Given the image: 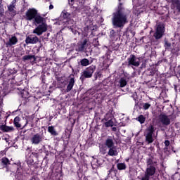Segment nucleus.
<instances>
[{
    "mask_svg": "<svg viewBox=\"0 0 180 180\" xmlns=\"http://www.w3.org/2000/svg\"><path fill=\"white\" fill-rule=\"evenodd\" d=\"M147 164H148V167H150L151 165V160L149 159L147 162Z\"/></svg>",
    "mask_w": 180,
    "mask_h": 180,
    "instance_id": "obj_37",
    "label": "nucleus"
},
{
    "mask_svg": "<svg viewBox=\"0 0 180 180\" xmlns=\"http://www.w3.org/2000/svg\"><path fill=\"white\" fill-rule=\"evenodd\" d=\"M4 6H2V4L0 2V16H2L4 14Z\"/></svg>",
    "mask_w": 180,
    "mask_h": 180,
    "instance_id": "obj_32",
    "label": "nucleus"
},
{
    "mask_svg": "<svg viewBox=\"0 0 180 180\" xmlns=\"http://www.w3.org/2000/svg\"><path fill=\"white\" fill-rule=\"evenodd\" d=\"M112 131H116L117 130L116 127H112Z\"/></svg>",
    "mask_w": 180,
    "mask_h": 180,
    "instance_id": "obj_39",
    "label": "nucleus"
},
{
    "mask_svg": "<svg viewBox=\"0 0 180 180\" xmlns=\"http://www.w3.org/2000/svg\"><path fill=\"white\" fill-rule=\"evenodd\" d=\"M68 86L65 90V92H70L72 88H74V85L75 84V77H74V76L70 75V79L68 81Z\"/></svg>",
    "mask_w": 180,
    "mask_h": 180,
    "instance_id": "obj_14",
    "label": "nucleus"
},
{
    "mask_svg": "<svg viewBox=\"0 0 180 180\" xmlns=\"http://www.w3.org/2000/svg\"><path fill=\"white\" fill-rule=\"evenodd\" d=\"M18 43V38L15 36H12L9 38L8 41L6 44V46H15Z\"/></svg>",
    "mask_w": 180,
    "mask_h": 180,
    "instance_id": "obj_17",
    "label": "nucleus"
},
{
    "mask_svg": "<svg viewBox=\"0 0 180 180\" xmlns=\"http://www.w3.org/2000/svg\"><path fill=\"white\" fill-rule=\"evenodd\" d=\"M99 151L101 153V154H102L103 155H105V154L108 153V147L106 146V145H103V144H101L99 145Z\"/></svg>",
    "mask_w": 180,
    "mask_h": 180,
    "instance_id": "obj_20",
    "label": "nucleus"
},
{
    "mask_svg": "<svg viewBox=\"0 0 180 180\" xmlns=\"http://www.w3.org/2000/svg\"><path fill=\"white\" fill-rule=\"evenodd\" d=\"M117 82L118 84H117V86H119L120 88H124V86L127 85V81L123 77H122Z\"/></svg>",
    "mask_w": 180,
    "mask_h": 180,
    "instance_id": "obj_18",
    "label": "nucleus"
},
{
    "mask_svg": "<svg viewBox=\"0 0 180 180\" xmlns=\"http://www.w3.org/2000/svg\"><path fill=\"white\" fill-rule=\"evenodd\" d=\"M53 8H54V6H53L52 4L49 6V9H53Z\"/></svg>",
    "mask_w": 180,
    "mask_h": 180,
    "instance_id": "obj_38",
    "label": "nucleus"
},
{
    "mask_svg": "<svg viewBox=\"0 0 180 180\" xmlns=\"http://www.w3.org/2000/svg\"><path fill=\"white\" fill-rule=\"evenodd\" d=\"M112 25L115 27H124L127 23V14L121 10L113 13L112 19Z\"/></svg>",
    "mask_w": 180,
    "mask_h": 180,
    "instance_id": "obj_1",
    "label": "nucleus"
},
{
    "mask_svg": "<svg viewBox=\"0 0 180 180\" xmlns=\"http://www.w3.org/2000/svg\"><path fill=\"white\" fill-rule=\"evenodd\" d=\"M159 122L163 126H169L171 124V115H167L164 113H162L159 115Z\"/></svg>",
    "mask_w": 180,
    "mask_h": 180,
    "instance_id": "obj_7",
    "label": "nucleus"
},
{
    "mask_svg": "<svg viewBox=\"0 0 180 180\" xmlns=\"http://www.w3.org/2000/svg\"><path fill=\"white\" fill-rule=\"evenodd\" d=\"M172 9H175L176 6L180 3L179 0H170Z\"/></svg>",
    "mask_w": 180,
    "mask_h": 180,
    "instance_id": "obj_24",
    "label": "nucleus"
},
{
    "mask_svg": "<svg viewBox=\"0 0 180 180\" xmlns=\"http://www.w3.org/2000/svg\"><path fill=\"white\" fill-rule=\"evenodd\" d=\"M1 162L4 165H8V164H9V160L6 158H3L1 159Z\"/></svg>",
    "mask_w": 180,
    "mask_h": 180,
    "instance_id": "obj_29",
    "label": "nucleus"
},
{
    "mask_svg": "<svg viewBox=\"0 0 180 180\" xmlns=\"http://www.w3.org/2000/svg\"><path fill=\"white\" fill-rule=\"evenodd\" d=\"M1 130H2L3 131L9 132V131H13L14 129L13 127H8L6 125H2L1 127Z\"/></svg>",
    "mask_w": 180,
    "mask_h": 180,
    "instance_id": "obj_21",
    "label": "nucleus"
},
{
    "mask_svg": "<svg viewBox=\"0 0 180 180\" xmlns=\"http://www.w3.org/2000/svg\"><path fill=\"white\" fill-rule=\"evenodd\" d=\"M164 33H165V27L162 24H159L156 27L153 36L156 40H160V39H162V36H164Z\"/></svg>",
    "mask_w": 180,
    "mask_h": 180,
    "instance_id": "obj_3",
    "label": "nucleus"
},
{
    "mask_svg": "<svg viewBox=\"0 0 180 180\" xmlns=\"http://www.w3.org/2000/svg\"><path fill=\"white\" fill-rule=\"evenodd\" d=\"M89 39H84L83 41H80L77 43L76 51H85L86 50L88 42Z\"/></svg>",
    "mask_w": 180,
    "mask_h": 180,
    "instance_id": "obj_8",
    "label": "nucleus"
},
{
    "mask_svg": "<svg viewBox=\"0 0 180 180\" xmlns=\"http://www.w3.org/2000/svg\"><path fill=\"white\" fill-rule=\"evenodd\" d=\"M172 151H174V153H176V151L174 150V148L173 147H172Z\"/></svg>",
    "mask_w": 180,
    "mask_h": 180,
    "instance_id": "obj_40",
    "label": "nucleus"
},
{
    "mask_svg": "<svg viewBox=\"0 0 180 180\" xmlns=\"http://www.w3.org/2000/svg\"><path fill=\"white\" fill-rule=\"evenodd\" d=\"M46 32H47V25L43 22L33 30L32 33L37 36H41Z\"/></svg>",
    "mask_w": 180,
    "mask_h": 180,
    "instance_id": "obj_4",
    "label": "nucleus"
},
{
    "mask_svg": "<svg viewBox=\"0 0 180 180\" xmlns=\"http://www.w3.org/2000/svg\"><path fill=\"white\" fill-rule=\"evenodd\" d=\"M15 4H16V0H13L11 4L8 6V11L11 12V13H15L16 11H15Z\"/></svg>",
    "mask_w": 180,
    "mask_h": 180,
    "instance_id": "obj_19",
    "label": "nucleus"
},
{
    "mask_svg": "<svg viewBox=\"0 0 180 180\" xmlns=\"http://www.w3.org/2000/svg\"><path fill=\"white\" fill-rule=\"evenodd\" d=\"M150 106H151V105L148 103H143V105L144 110H147V109H149Z\"/></svg>",
    "mask_w": 180,
    "mask_h": 180,
    "instance_id": "obj_30",
    "label": "nucleus"
},
{
    "mask_svg": "<svg viewBox=\"0 0 180 180\" xmlns=\"http://www.w3.org/2000/svg\"><path fill=\"white\" fill-rule=\"evenodd\" d=\"M19 122H20V118L19 117H15L13 121L15 127H20Z\"/></svg>",
    "mask_w": 180,
    "mask_h": 180,
    "instance_id": "obj_26",
    "label": "nucleus"
},
{
    "mask_svg": "<svg viewBox=\"0 0 180 180\" xmlns=\"http://www.w3.org/2000/svg\"><path fill=\"white\" fill-rule=\"evenodd\" d=\"M44 140V136L40 134H35L30 138L31 144L37 146Z\"/></svg>",
    "mask_w": 180,
    "mask_h": 180,
    "instance_id": "obj_6",
    "label": "nucleus"
},
{
    "mask_svg": "<svg viewBox=\"0 0 180 180\" xmlns=\"http://www.w3.org/2000/svg\"><path fill=\"white\" fill-rule=\"evenodd\" d=\"M60 18H64V21L63 23H68V22H72V20H71V18H72V14L67 12V11L64 10L61 14H60Z\"/></svg>",
    "mask_w": 180,
    "mask_h": 180,
    "instance_id": "obj_13",
    "label": "nucleus"
},
{
    "mask_svg": "<svg viewBox=\"0 0 180 180\" xmlns=\"http://www.w3.org/2000/svg\"><path fill=\"white\" fill-rule=\"evenodd\" d=\"M118 1H119V2H120L121 0H118Z\"/></svg>",
    "mask_w": 180,
    "mask_h": 180,
    "instance_id": "obj_42",
    "label": "nucleus"
},
{
    "mask_svg": "<svg viewBox=\"0 0 180 180\" xmlns=\"http://www.w3.org/2000/svg\"><path fill=\"white\" fill-rule=\"evenodd\" d=\"M110 172H111V170H109V171H108V175L110 174Z\"/></svg>",
    "mask_w": 180,
    "mask_h": 180,
    "instance_id": "obj_41",
    "label": "nucleus"
},
{
    "mask_svg": "<svg viewBox=\"0 0 180 180\" xmlns=\"http://www.w3.org/2000/svg\"><path fill=\"white\" fill-rule=\"evenodd\" d=\"M178 12H180V3L176 6Z\"/></svg>",
    "mask_w": 180,
    "mask_h": 180,
    "instance_id": "obj_36",
    "label": "nucleus"
},
{
    "mask_svg": "<svg viewBox=\"0 0 180 180\" xmlns=\"http://www.w3.org/2000/svg\"><path fill=\"white\" fill-rule=\"evenodd\" d=\"M105 120L107 121L104 123L105 127H113V126H115V122H113V116H112V114L107 113L105 117Z\"/></svg>",
    "mask_w": 180,
    "mask_h": 180,
    "instance_id": "obj_10",
    "label": "nucleus"
},
{
    "mask_svg": "<svg viewBox=\"0 0 180 180\" xmlns=\"http://www.w3.org/2000/svg\"><path fill=\"white\" fill-rule=\"evenodd\" d=\"M95 66L91 65L89 68H87L83 72H82V77L84 78H91L92 77V74L95 72Z\"/></svg>",
    "mask_w": 180,
    "mask_h": 180,
    "instance_id": "obj_9",
    "label": "nucleus"
},
{
    "mask_svg": "<svg viewBox=\"0 0 180 180\" xmlns=\"http://www.w3.org/2000/svg\"><path fill=\"white\" fill-rule=\"evenodd\" d=\"M165 49H169L171 47V43L168 42V41H165Z\"/></svg>",
    "mask_w": 180,
    "mask_h": 180,
    "instance_id": "obj_33",
    "label": "nucleus"
},
{
    "mask_svg": "<svg viewBox=\"0 0 180 180\" xmlns=\"http://www.w3.org/2000/svg\"><path fill=\"white\" fill-rule=\"evenodd\" d=\"M32 58H34V56H33V55H27V56H24L22 57V60L24 61H27L29 60H32Z\"/></svg>",
    "mask_w": 180,
    "mask_h": 180,
    "instance_id": "obj_27",
    "label": "nucleus"
},
{
    "mask_svg": "<svg viewBox=\"0 0 180 180\" xmlns=\"http://www.w3.org/2000/svg\"><path fill=\"white\" fill-rule=\"evenodd\" d=\"M69 4L71 5V6H72V5H74V4H75V2H78V0H68Z\"/></svg>",
    "mask_w": 180,
    "mask_h": 180,
    "instance_id": "obj_35",
    "label": "nucleus"
},
{
    "mask_svg": "<svg viewBox=\"0 0 180 180\" xmlns=\"http://www.w3.org/2000/svg\"><path fill=\"white\" fill-rule=\"evenodd\" d=\"M39 37H37L36 35H30L25 39L26 44H37V43H39Z\"/></svg>",
    "mask_w": 180,
    "mask_h": 180,
    "instance_id": "obj_11",
    "label": "nucleus"
},
{
    "mask_svg": "<svg viewBox=\"0 0 180 180\" xmlns=\"http://www.w3.org/2000/svg\"><path fill=\"white\" fill-rule=\"evenodd\" d=\"M26 20H32L34 25H40L44 22V18H43L36 8H29L25 13Z\"/></svg>",
    "mask_w": 180,
    "mask_h": 180,
    "instance_id": "obj_2",
    "label": "nucleus"
},
{
    "mask_svg": "<svg viewBox=\"0 0 180 180\" xmlns=\"http://www.w3.org/2000/svg\"><path fill=\"white\" fill-rule=\"evenodd\" d=\"M127 61L129 67H139L140 65V58L133 54L130 55Z\"/></svg>",
    "mask_w": 180,
    "mask_h": 180,
    "instance_id": "obj_5",
    "label": "nucleus"
},
{
    "mask_svg": "<svg viewBox=\"0 0 180 180\" xmlns=\"http://www.w3.org/2000/svg\"><path fill=\"white\" fill-rule=\"evenodd\" d=\"M117 169L120 170L126 169V164L124 163H118L117 165Z\"/></svg>",
    "mask_w": 180,
    "mask_h": 180,
    "instance_id": "obj_28",
    "label": "nucleus"
},
{
    "mask_svg": "<svg viewBox=\"0 0 180 180\" xmlns=\"http://www.w3.org/2000/svg\"><path fill=\"white\" fill-rule=\"evenodd\" d=\"M147 134L146 136V140L148 142V143H151L154 141L153 139V133H154V128L153 126H150L147 129Z\"/></svg>",
    "mask_w": 180,
    "mask_h": 180,
    "instance_id": "obj_12",
    "label": "nucleus"
},
{
    "mask_svg": "<svg viewBox=\"0 0 180 180\" xmlns=\"http://www.w3.org/2000/svg\"><path fill=\"white\" fill-rule=\"evenodd\" d=\"M108 155L110 157H117L119 155V150L116 146H112V148H108V151L107 153Z\"/></svg>",
    "mask_w": 180,
    "mask_h": 180,
    "instance_id": "obj_15",
    "label": "nucleus"
},
{
    "mask_svg": "<svg viewBox=\"0 0 180 180\" xmlns=\"http://www.w3.org/2000/svg\"><path fill=\"white\" fill-rule=\"evenodd\" d=\"M165 150L168 151V147H169V141L166 140L165 141Z\"/></svg>",
    "mask_w": 180,
    "mask_h": 180,
    "instance_id": "obj_31",
    "label": "nucleus"
},
{
    "mask_svg": "<svg viewBox=\"0 0 180 180\" xmlns=\"http://www.w3.org/2000/svg\"><path fill=\"white\" fill-rule=\"evenodd\" d=\"M136 120L141 123V124H143L146 122V117L144 115H141L137 118Z\"/></svg>",
    "mask_w": 180,
    "mask_h": 180,
    "instance_id": "obj_25",
    "label": "nucleus"
},
{
    "mask_svg": "<svg viewBox=\"0 0 180 180\" xmlns=\"http://www.w3.org/2000/svg\"><path fill=\"white\" fill-rule=\"evenodd\" d=\"M48 131L52 136H58V133H57V131L54 129V127H53V126H50V127H48Z\"/></svg>",
    "mask_w": 180,
    "mask_h": 180,
    "instance_id": "obj_22",
    "label": "nucleus"
},
{
    "mask_svg": "<svg viewBox=\"0 0 180 180\" xmlns=\"http://www.w3.org/2000/svg\"><path fill=\"white\" fill-rule=\"evenodd\" d=\"M80 64L82 65V67H88V65H89V60L86 58L82 59Z\"/></svg>",
    "mask_w": 180,
    "mask_h": 180,
    "instance_id": "obj_23",
    "label": "nucleus"
},
{
    "mask_svg": "<svg viewBox=\"0 0 180 180\" xmlns=\"http://www.w3.org/2000/svg\"><path fill=\"white\" fill-rule=\"evenodd\" d=\"M110 37H115L116 36V32L114 30H112L110 32Z\"/></svg>",
    "mask_w": 180,
    "mask_h": 180,
    "instance_id": "obj_34",
    "label": "nucleus"
},
{
    "mask_svg": "<svg viewBox=\"0 0 180 180\" xmlns=\"http://www.w3.org/2000/svg\"><path fill=\"white\" fill-rule=\"evenodd\" d=\"M105 146H107V148L115 147V139L112 136H108L105 140Z\"/></svg>",
    "mask_w": 180,
    "mask_h": 180,
    "instance_id": "obj_16",
    "label": "nucleus"
}]
</instances>
